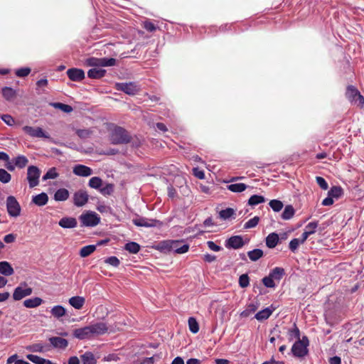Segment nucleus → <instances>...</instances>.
I'll list each match as a JSON object with an SVG mask.
<instances>
[{
    "label": "nucleus",
    "mask_w": 364,
    "mask_h": 364,
    "mask_svg": "<svg viewBox=\"0 0 364 364\" xmlns=\"http://www.w3.org/2000/svg\"><path fill=\"white\" fill-rule=\"evenodd\" d=\"M82 226L95 227L100 223V217L95 212L86 211L79 217Z\"/></svg>",
    "instance_id": "1"
},
{
    "label": "nucleus",
    "mask_w": 364,
    "mask_h": 364,
    "mask_svg": "<svg viewBox=\"0 0 364 364\" xmlns=\"http://www.w3.org/2000/svg\"><path fill=\"white\" fill-rule=\"evenodd\" d=\"M309 341L306 337H303L302 340H298L291 348V353L295 357L301 358L305 356L307 353V346Z\"/></svg>",
    "instance_id": "2"
},
{
    "label": "nucleus",
    "mask_w": 364,
    "mask_h": 364,
    "mask_svg": "<svg viewBox=\"0 0 364 364\" xmlns=\"http://www.w3.org/2000/svg\"><path fill=\"white\" fill-rule=\"evenodd\" d=\"M110 140L114 144H125L129 141V136L124 129L117 127L112 132Z\"/></svg>",
    "instance_id": "3"
},
{
    "label": "nucleus",
    "mask_w": 364,
    "mask_h": 364,
    "mask_svg": "<svg viewBox=\"0 0 364 364\" xmlns=\"http://www.w3.org/2000/svg\"><path fill=\"white\" fill-rule=\"evenodd\" d=\"M41 171L36 166H30L27 169V181L30 188H34L39 183V178L41 176Z\"/></svg>",
    "instance_id": "4"
},
{
    "label": "nucleus",
    "mask_w": 364,
    "mask_h": 364,
    "mask_svg": "<svg viewBox=\"0 0 364 364\" xmlns=\"http://www.w3.org/2000/svg\"><path fill=\"white\" fill-rule=\"evenodd\" d=\"M116 60L114 58H87L85 61V63L88 66L92 67H109L113 66L115 65Z\"/></svg>",
    "instance_id": "5"
},
{
    "label": "nucleus",
    "mask_w": 364,
    "mask_h": 364,
    "mask_svg": "<svg viewBox=\"0 0 364 364\" xmlns=\"http://www.w3.org/2000/svg\"><path fill=\"white\" fill-rule=\"evenodd\" d=\"M165 247L169 251L174 252L177 254H183L188 252L189 246L186 244H182L178 240H168L165 242Z\"/></svg>",
    "instance_id": "6"
},
{
    "label": "nucleus",
    "mask_w": 364,
    "mask_h": 364,
    "mask_svg": "<svg viewBox=\"0 0 364 364\" xmlns=\"http://www.w3.org/2000/svg\"><path fill=\"white\" fill-rule=\"evenodd\" d=\"M23 131L33 138L50 139V134L41 127L24 126Z\"/></svg>",
    "instance_id": "7"
},
{
    "label": "nucleus",
    "mask_w": 364,
    "mask_h": 364,
    "mask_svg": "<svg viewBox=\"0 0 364 364\" xmlns=\"http://www.w3.org/2000/svg\"><path fill=\"white\" fill-rule=\"evenodd\" d=\"M6 208L9 215L11 217H18L21 213V206L15 197L12 196L6 198Z\"/></svg>",
    "instance_id": "8"
},
{
    "label": "nucleus",
    "mask_w": 364,
    "mask_h": 364,
    "mask_svg": "<svg viewBox=\"0 0 364 364\" xmlns=\"http://www.w3.org/2000/svg\"><path fill=\"white\" fill-rule=\"evenodd\" d=\"M115 86L117 90L122 91L129 95L136 94L140 90L139 86L135 82L117 83Z\"/></svg>",
    "instance_id": "9"
},
{
    "label": "nucleus",
    "mask_w": 364,
    "mask_h": 364,
    "mask_svg": "<svg viewBox=\"0 0 364 364\" xmlns=\"http://www.w3.org/2000/svg\"><path fill=\"white\" fill-rule=\"evenodd\" d=\"M32 291L33 290L31 287H27L26 283H23L14 289L13 298L14 300L18 301L27 296L31 295Z\"/></svg>",
    "instance_id": "10"
},
{
    "label": "nucleus",
    "mask_w": 364,
    "mask_h": 364,
    "mask_svg": "<svg viewBox=\"0 0 364 364\" xmlns=\"http://www.w3.org/2000/svg\"><path fill=\"white\" fill-rule=\"evenodd\" d=\"M132 221L135 225L139 227L151 228L161 224L159 220L142 217L134 218Z\"/></svg>",
    "instance_id": "11"
},
{
    "label": "nucleus",
    "mask_w": 364,
    "mask_h": 364,
    "mask_svg": "<svg viewBox=\"0 0 364 364\" xmlns=\"http://www.w3.org/2000/svg\"><path fill=\"white\" fill-rule=\"evenodd\" d=\"M346 97L350 101L359 102L360 105H363L364 97L360 94L358 90L353 86H349L346 90Z\"/></svg>",
    "instance_id": "12"
},
{
    "label": "nucleus",
    "mask_w": 364,
    "mask_h": 364,
    "mask_svg": "<svg viewBox=\"0 0 364 364\" xmlns=\"http://www.w3.org/2000/svg\"><path fill=\"white\" fill-rule=\"evenodd\" d=\"M90 329L92 330V336H97L105 334L107 332L109 328L105 323L99 322L90 325Z\"/></svg>",
    "instance_id": "13"
},
{
    "label": "nucleus",
    "mask_w": 364,
    "mask_h": 364,
    "mask_svg": "<svg viewBox=\"0 0 364 364\" xmlns=\"http://www.w3.org/2000/svg\"><path fill=\"white\" fill-rule=\"evenodd\" d=\"M73 200L76 206H83L88 200V195L86 191L80 190L74 194Z\"/></svg>",
    "instance_id": "14"
},
{
    "label": "nucleus",
    "mask_w": 364,
    "mask_h": 364,
    "mask_svg": "<svg viewBox=\"0 0 364 364\" xmlns=\"http://www.w3.org/2000/svg\"><path fill=\"white\" fill-rule=\"evenodd\" d=\"M91 331L90 326L77 328L73 331V336L80 340L90 338L92 337Z\"/></svg>",
    "instance_id": "15"
},
{
    "label": "nucleus",
    "mask_w": 364,
    "mask_h": 364,
    "mask_svg": "<svg viewBox=\"0 0 364 364\" xmlns=\"http://www.w3.org/2000/svg\"><path fill=\"white\" fill-rule=\"evenodd\" d=\"M68 77L73 81H80L85 78V73L78 68H70L67 70Z\"/></svg>",
    "instance_id": "16"
},
{
    "label": "nucleus",
    "mask_w": 364,
    "mask_h": 364,
    "mask_svg": "<svg viewBox=\"0 0 364 364\" xmlns=\"http://www.w3.org/2000/svg\"><path fill=\"white\" fill-rule=\"evenodd\" d=\"M58 225L63 228H75L77 225V221L73 217H63L59 220Z\"/></svg>",
    "instance_id": "17"
},
{
    "label": "nucleus",
    "mask_w": 364,
    "mask_h": 364,
    "mask_svg": "<svg viewBox=\"0 0 364 364\" xmlns=\"http://www.w3.org/2000/svg\"><path fill=\"white\" fill-rule=\"evenodd\" d=\"M73 171L74 174L83 177H87L92 174V170L90 167L81 164L74 166Z\"/></svg>",
    "instance_id": "18"
},
{
    "label": "nucleus",
    "mask_w": 364,
    "mask_h": 364,
    "mask_svg": "<svg viewBox=\"0 0 364 364\" xmlns=\"http://www.w3.org/2000/svg\"><path fill=\"white\" fill-rule=\"evenodd\" d=\"M243 246V240L241 236H232L227 241L226 247L238 249Z\"/></svg>",
    "instance_id": "19"
},
{
    "label": "nucleus",
    "mask_w": 364,
    "mask_h": 364,
    "mask_svg": "<svg viewBox=\"0 0 364 364\" xmlns=\"http://www.w3.org/2000/svg\"><path fill=\"white\" fill-rule=\"evenodd\" d=\"M49 341L56 348L65 349L68 345V341L61 337H51L49 338Z\"/></svg>",
    "instance_id": "20"
},
{
    "label": "nucleus",
    "mask_w": 364,
    "mask_h": 364,
    "mask_svg": "<svg viewBox=\"0 0 364 364\" xmlns=\"http://www.w3.org/2000/svg\"><path fill=\"white\" fill-rule=\"evenodd\" d=\"M69 304L75 309H81L85 303V299L82 296H76L69 299Z\"/></svg>",
    "instance_id": "21"
},
{
    "label": "nucleus",
    "mask_w": 364,
    "mask_h": 364,
    "mask_svg": "<svg viewBox=\"0 0 364 364\" xmlns=\"http://www.w3.org/2000/svg\"><path fill=\"white\" fill-rule=\"evenodd\" d=\"M318 222H311L309 223L304 229V232L301 235L302 237L306 240L309 235L314 234L316 232V230L318 227Z\"/></svg>",
    "instance_id": "22"
},
{
    "label": "nucleus",
    "mask_w": 364,
    "mask_h": 364,
    "mask_svg": "<svg viewBox=\"0 0 364 364\" xmlns=\"http://www.w3.org/2000/svg\"><path fill=\"white\" fill-rule=\"evenodd\" d=\"M48 201V196L45 193H41L33 197L32 202L36 205H45Z\"/></svg>",
    "instance_id": "23"
},
{
    "label": "nucleus",
    "mask_w": 364,
    "mask_h": 364,
    "mask_svg": "<svg viewBox=\"0 0 364 364\" xmlns=\"http://www.w3.org/2000/svg\"><path fill=\"white\" fill-rule=\"evenodd\" d=\"M14 272L13 267L8 262H0V274L4 276H11Z\"/></svg>",
    "instance_id": "24"
},
{
    "label": "nucleus",
    "mask_w": 364,
    "mask_h": 364,
    "mask_svg": "<svg viewBox=\"0 0 364 364\" xmlns=\"http://www.w3.org/2000/svg\"><path fill=\"white\" fill-rule=\"evenodd\" d=\"M43 303V299L39 297H34L26 299L23 301V305L26 308H36L39 306Z\"/></svg>",
    "instance_id": "25"
},
{
    "label": "nucleus",
    "mask_w": 364,
    "mask_h": 364,
    "mask_svg": "<svg viewBox=\"0 0 364 364\" xmlns=\"http://www.w3.org/2000/svg\"><path fill=\"white\" fill-rule=\"evenodd\" d=\"M105 70L98 68H94L87 72V76L90 78L98 79L102 77L105 74Z\"/></svg>",
    "instance_id": "26"
},
{
    "label": "nucleus",
    "mask_w": 364,
    "mask_h": 364,
    "mask_svg": "<svg viewBox=\"0 0 364 364\" xmlns=\"http://www.w3.org/2000/svg\"><path fill=\"white\" fill-rule=\"evenodd\" d=\"M273 309L271 307L265 308L264 309L259 311L255 315V318L258 321H262L268 318L273 312Z\"/></svg>",
    "instance_id": "27"
},
{
    "label": "nucleus",
    "mask_w": 364,
    "mask_h": 364,
    "mask_svg": "<svg viewBox=\"0 0 364 364\" xmlns=\"http://www.w3.org/2000/svg\"><path fill=\"white\" fill-rule=\"evenodd\" d=\"M50 313L53 317L56 318H60L65 315L66 310L63 306L60 305H57L54 306L51 309Z\"/></svg>",
    "instance_id": "28"
},
{
    "label": "nucleus",
    "mask_w": 364,
    "mask_h": 364,
    "mask_svg": "<svg viewBox=\"0 0 364 364\" xmlns=\"http://www.w3.org/2000/svg\"><path fill=\"white\" fill-rule=\"evenodd\" d=\"M68 197L69 191L65 188L58 189L54 195V199L56 201H65L68 198Z\"/></svg>",
    "instance_id": "29"
},
{
    "label": "nucleus",
    "mask_w": 364,
    "mask_h": 364,
    "mask_svg": "<svg viewBox=\"0 0 364 364\" xmlns=\"http://www.w3.org/2000/svg\"><path fill=\"white\" fill-rule=\"evenodd\" d=\"M82 364H96L97 360L91 352H85L80 356Z\"/></svg>",
    "instance_id": "30"
},
{
    "label": "nucleus",
    "mask_w": 364,
    "mask_h": 364,
    "mask_svg": "<svg viewBox=\"0 0 364 364\" xmlns=\"http://www.w3.org/2000/svg\"><path fill=\"white\" fill-rule=\"evenodd\" d=\"M279 241V236L277 233H271L266 238V245L269 248H274L277 246Z\"/></svg>",
    "instance_id": "31"
},
{
    "label": "nucleus",
    "mask_w": 364,
    "mask_h": 364,
    "mask_svg": "<svg viewBox=\"0 0 364 364\" xmlns=\"http://www.w3.org/2000/svg\"><path fill=\"white\" fill-rule=\"evenodd\" d=\"M259 307V304L256 302L250 303L247 305L246 309L241 313V316L247 317L252 313L255 312Z\"/></svg>",
    "instance_id": "32"
},
{
    "label": "nucleus",
    "mask_w": 364,
    "mask_h": 364,
    "mask_svg": "<svg viewBox=\"0 0 364 364\" xmlns=\"http://www.w3.org/2000/svg\"><path fill=\"white\" fill-rule=\"evenodd\" d=\"M1 92L4 97L9 101L12 100L16 96V91L9 87H4Z\"/></svg>",
    "instance_id": "33"
},
{
    "label": "nucleus",
    "mask_w": 364,
    "mask_h": 364,
    "mask_svg": "<svg viewBox=\"0 0 364 364\" xmlns=\"http://www.w3.org/2000/svg\"><path fill=\"white\" fill-rule=\"evenodd\" d=\"M284 274V270L283 268L281 267H275L274 268L272 272L269 273V276L274 279V280H276L279 282Z\"/></svg>",
    "instance_id": "34"
},
{
    "label": "nucleus",
    "mask_w": 364,
    "mask_h": 364,
    "mask_svg": "<svg viewBox=\"0 0 364 364\" xmlns=\"http://www.w3.org/2000/svg\"><path fill=\"white\" fill-rule=\"evenodd\" d=\"M50 105L55 109H60L61 111L65 113H70L73 110V107L70 105H65L61 102H52L50 104Z\"/></svg>",
    "instance_id": "35"
},
{
    "label": "nucleus",
    "mask_w": 364,
    "mask_h": 364,
    "mask_svg": "<svg viewBox=\"0 0 364 364\" xmlns=\"http://www.w3.org/2000/svg\"><path fill=\"white\" fill-rule=\"evenodd\" d=\"M247 188V186L245 183H233L228 186V189L234 193H241Z\"/></svg>",
    "instance_id": "36"
},
{
    "label": "nucleus",
    "mask_w": 364,
    "mask_h": 364,
    "mask_svg": "<svg viewBox=\"0 0 364 364\" xmlns=\"http://www.w3.org/2000/svg\"><path fill=\"white\" fill-rule=\"evenodd\" d=\"M28 163V159L23 155H19L14 159L15 166L19 168H24Z\"/></svg>",
    "instance_id": "37"
},
{
    "label": "nucleus",
    "mask_w": 364,
    "mask_h": 364,
    "mask_svg": "<svg viewBox=\"0 0 364 364\" xmlns=\"http://www.w3.org/2000/svg\"><path fill=\"white\" fill-rule=\"evenodd\" d=\"M328 195L337 199L343 195V189L340 186H333L328 192Z\"/></svg>",
    "instance_id": "38"
},
{
    "label": "nucleus",
    "mask_w": 364,
    "mask_h": 364,
    "mask_svg": "<svg viewBox=\"0 0 364 364\" xmlns=\"http://www.w3.org/2000/svg\"><path fill=\"white\" fill-rule=\"evenodd\" d=\"M294 209L291 205H287L282 214V218L284 220H289L294 215Z\"/></svg>",
    "instance_id": "39"
},
{
    "label": "nucleus",
    "mask_w": 364,
    "mask_h": 364,
    "mask_svg": "<svg viewBox=\"0 0 364 364\" xmlns=\"http://www.w3.org/2000/svg\"><path fill=\"white\" fill-rule=\"evenodd\" d=\"M247 255L252 261H257L263 256V252L259 249H255L248 252Z\"/></svg>",
    "instance_id": "40"
},
{
    "label": "nucleus",
    "mask_w": 364,
    "mask_h": 364,
    "mask_svg": "<svg viewBox=\"0 0 364 364\" xmlns=\"http://www.w3.org/2000/svg\"><path fill=\"white\" fill-rule=\"evenodd\" d=\"M92 133L93 131L91 129H80L76 131L77 135L83 139L90 138Z\"/></svg>",
    "instance_id": "41"
},
{
    "label": "nucleus",
    "mask_w": 364,
    "mask_h": 364,
    "mask_svg": "<svg viewBox=\"0 0 364 364\" xmlns=\"http://www.w3.org/2000/svg\"><path fill=\"white\" fill-rule=\"evenodd\" d=\"M235 213V211L234 209L228 208L225 210H222L220 211L219 215L220 218L223 220H227L230 218L232 215H234Z\"/></svg>",
    "instance_id": "42"
},
{
    "label": "nucleus",
    "mask_w": 364,
    "mask_h": 364,
    "mask_svg": "<svg viewBox=\"0 0 364 364\" xmlns=\"http://www.w3.org/2000/svg\"><path fill=\"white\" fill-rule=\"evenodd\" d=\"M140 246L134 242H130L126 244L125 250L132 254H136L139 251Z\"/></svg>",
    "instance_id": "43"
},
{
    "label": "nucleus",
    "mask_w": 364,
    "mask_h": 364,
    "mask_svg": "<svg viewBox=\"0 0 364 364\" xmlns=\"http://www.w3.org/2000/svg\"><path fill=\"white\" fill-rule=\"evenodd\" d=\"M306 240L302 237V236L300 238H294L291 240L289 242V249L294 252L298 247L303 244Z\"/></svg>",
    "instance_id": "44"
},
{
    "label": "nucleus",
    "mask_w": 364,
    "mask_h": 364,
    "mask_svg": "<svg viewBox=\"0 0 364 364\" xmlns=\"http://www.w3.org/2000/svg\"><path fill=\"white\" fill-rule=\"evenodd\" d=\"M264 201H265V198L263 196H258V195H253L250 198V199L248 200V203L250 205H256L259 203H264Z\"/></svg>",
    "instance_id": "45"
},
{
    "label": "nucleus",
    "mask_w": 364,
    "mask_h": 364,
    "mask_svg": "<svg viewBox=\"0 0 364 364\" xmlns=\"http://www.w3.org/2000/svg\"><path fill=\"white\" fill-rule=\"evenodd\" d=\"M95 250V245H87L83 247L80 252V255L82 257H86L91 255Z\"/></svg>",
    "instance_id": "46"
},
{
    "label": "nucleus",
    "mask_w": 364,
    "mask_h": 364,
    "mask_svg": "<svg viewBox=\"0 0 364 364\" xmlns=\"http://www.w3.org/2000/svg\"><path fill=\"white\" fill-rule=\"evenodd\" d=\"M102 185V181L100 178L95 176L90 179L89 186L95 189H99Z\"/></svg>",
    "instance_id": "47"
},
{
    "label": "nucleus",
    "mask_w": 364,
    "mask_h": 364,
    "mask_svg": "<svg viewBox=\"0 0 364 364\" xmlns=\"http://www.w3.org/2000/svg\"><path fill=\"white\" fill-rule=\"evenodd\" d=\"M188 327L189 330L193 333H196L199 331V326L196 318L191 317L188 318Z\"/></svg>",
    "instance_id": "48"
},
{
    "label": "nucleus",
    "mask_w": 364,
    "mask_h": 364,
    "mask_svg": "<svg viewBox=\"0 0 364 364\" xmlns=\"http://www.w3.org/2000/svg\"><path fill=\"white\" fill-rule=\"evenodd\" d=\"M58 173L55 167L50 168L47 173L43 176V180L46 181L48 179H55L58 178Z\"/></svg>",
    "instance_id": "49"
},
{
    "label": "nucleus",
    "mask_w": 364,
    "mask_h": 364,
    "mask_svg": "<svg viewBox=\"0 0 364 364\" xmlns=\"http://www.w3.org/2000/svg\"><path fill=\"white\" fill-rule=\"evenodd\" d=\"M288 338L289 341H292L295 338L300 340L299 330L296 326H294V328L288 331Z\"/></svg>",
    "instance_id": "50"
},
{
    "label": "nucleus",
    "mask_w": 364,
    "mask_h": 364,
    "mask_svg": "<svg viewBox=\"0 0 364 364\" xmlns=\"http://www.w3.org/2000/svg\"><path fill=\"white\" fill-rule=\"evenodd\" d=\"M11 179V174L5 169H0V181L3 183H9Z\"/></svg>",
    "instance_id": "51"
},
{
    "label": "nucleus",
    "mask_w": 364,
    "mask_h": 364,
    "mask_svg": "<svg viewBox=\"0 0 364 364\" xmlns=\"http://www.w3.org/2000/svg\"><path fill=\"white\" fill-rule=\"evenodd\" d=\"M269 205L275 212L280 211L283 208V203L279 200H270Z\"/></svg>",
    "instance_id": "52"
},
{
    "label": "nucleus",
    "mask_w": 364,
    "mask_h": 364,
    "mask_svg": "<svg viewBox=\"0 0 364 364\" xmlns=\"http://www.w3.org/2000/svg\"><path fill=\"white\" fill-rule=\"evenodd\" d=\"M259 221V218L258 216H255L253 218L249 220L247 222L245 223V224L244 225V228L249 229L255 228L257 225Z\"/></svg>",
    "instance_id": "53"
},
{
    "label": "nucleus",
    "mask_w": 364,
    "mask_h": 364,
    "mask_svg": "<svg viewBox=\"0 0 364 364\" xmlns=\"http://www.w3.org/2000/svg\"><path fill=\"white\" fill-rule=\"evenodd\" d=\"M250 284V279L247 274H242L239 278V285L242 288H246Z\"/></svg>",
    "instance_id": "54"
},
{
    "label": "nucleus",
    "mask_w": 364,
    "mask_h": 364,
    "mask_svg": "<svg viewBox=\"0 0 364 364\" xmlns=\"http://www.w3.org/2000/svg\"><path fill=\"white\" fill-rule=\"evenodd\" d=\"M26 358L31 362L36 363V364H43V362H45V359L39 357L36 355L33 354H28L27 355Z\"/></svg>",
    "instance_id": "55"
},
{
    "label": "nucleus",
    "mask_w": 364,
    "mask_h": 364,
    "mask_svg": "<svg viewBox=\"0 0 364 364\" xmlns=\"http://www.w3.org/2000/svg\"><path fill=\"white\" fill-rule=\"evenodd\" d=\"M263 284L269 288H274L275 287L274 280L269 275L262 279Z\"/></svg>",
    "instance_id": "56"
},
{
    "label": "nucleus",
    "mask_w": 364,
    "mask_h": 364,
    "mask_svg": "<svg viewBox=\"0 0 364 364\" xmlns=\"http://www.w3.org/2000/svg\"><path fill=\"white\" fill-rule=\"evenodd\" d=\"M0 118L9 126H13L15 123L14 119L9 114H3Z\"/></svg>",
    "instance_id": "57"
},
{
    "label": "nucleus",
    "mask_w": 364,
    "mask_h": 364,
    "mask_svg": "<svg viewBox=\"0 0 364 364\" xmlns=\"http://www.w3.org/2000/svg\"><path fill=\"white\" fill-rule=\"evenodd\" d=\"M316 183H318V185L321 187V188H322L323 190L328 189V185L327 182L326 181V180L323 177L316 176Z\"/></svg>",
    "instance_id": "58"
},
{
    "label": "nucleus",
    "mask_w": 364,
    "mask_h": 364,
    "mask_svg": "<svg viewBox=\"0 0 364 364\" xmlns=\"http://www.w3.org/2000/svg\"><path fill=\"white\" fill-rule=\"evenodd\" d=\"M105 262L113 267H118L120 263L119 259L114 256L107 258Z\"/></svg>",
    "instance_id": "59"
},
{
    "label": "nucleus",
    "mask_w": 364,
    "mask_h": 364,
    "mask_svg": "<svg viewBox=\"0 0 364 364\" xmlns=\"http://www.w3.org/2000/svg\"><path fill=\"white\" fill-rule=\"evenodd\" d=\"M28 349L33 352L44 351V346L41 343H36L28 347Z\"/></svg>",
    "instance_id": "60"
},
{
    "label": "nucleus",
    "mask_w": 364,
    "mask_h": 364,
    "mask_svg": "<svg viewBox=\"0 0 364 364\" xmlns=\"http://www.w3.org/2000/svg\"><path fill=\"white\" fill-rule=\"evenodd\" d=\"M31 72V69L29 68H23L17 70L16 71V75L18 77H26Z\"/></svg>",
    "instance_id": "61"
},
{
    "label": "nucleus",
    "mask_w": 364,
    "mask_h": 364,
    "mask_svg": "<svg viewBox=\"0 0 364 364\" xmlns=\"http://www.w3.org/2000/svg\"><path fill=\"white\" fill-rule=\"evenodd\" d=\"M144 28L147 30L148 31H154L156 30V26L154 24L149 21H146L143 23Z\"/></svg>",
    "instance_id": "62"
},
{
    "label": "nucleus",
    "mask_w": 364,
    "mask_h": 364,
    "mask_svg": "<svg viewBox=\"0 0 364 364\" xmlns=\"http://www.w3.org/2000/svg\"><path fill=\"white\" fill-rule=\"evenodd\" d=\"M193 175L199 179H203L205 178V173L203 171L199 169L198 168H194L193 169Z\"/></svg>",
    "instance_id": "63"
},
{
    "label": "nucleus",
    "mask_w": 364,
    "mask_h": 364,
    "mask_svg": "<svg viewBox=\"0 0 364 364\" xmlns=\"http://www.w3.org/2000/svg\"><path fill=\"white\" fill-rule=\"evenodd\" d=\"M113 191V186L112 184H107L105 187L100 189L101 193L104 195H109Z\"/></svg>",
    "instance_id": "64"
}]
</instances>
